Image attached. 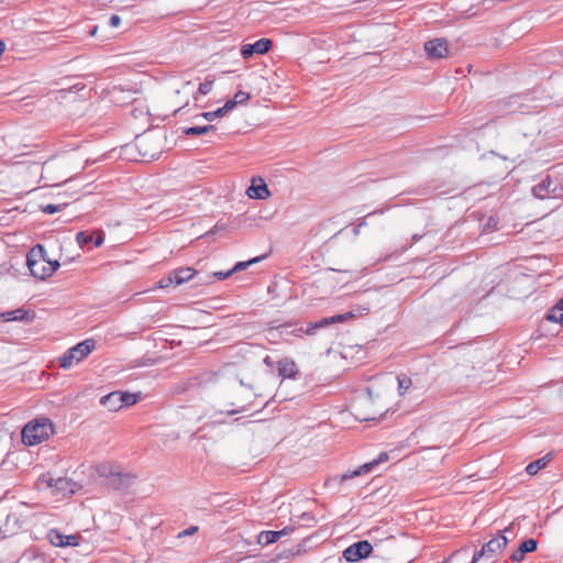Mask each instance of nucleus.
Wrapping results in <instances>:
<instances>
[{
    "instance_id": "c03bdc74",
    "label": "nucleus",
    "mask_w": 563,
    "mask_h": 563,
    "mask_svg": "<svg viewBox=\"0 0 563 563\" xmlns=\"http://www.w3.org/2000/svg\"><path fill=\"white\" fill-rule=\"evenodd\" d=\"M556 310L563 312V298L556 303Z\"/></svg>"
},
{
    "instance_id": "49530a36",
    "label": "nucleus",
    "mask_w": 563,
    "mask_h": 563,
    "mask_svg": "<svg viewBox=\"0 0 563 563\" xmlns=\"http://www.w3.org/2000/svg\"><path fill=\"white\" fill-rule=\"evenodd\" d=\"M4 48H5V44L3 42L0 41V56L2 55V53L4 52Z\"/></svg>"
},
{
    "instance_id": "dca6fc26",
    "label": "nucleus",
    "mask_w": 563,
    "mask_h": 563,
    "mask_svg": "<svg viewBox=\"0 0 563 563\" xmlns=\"http://www.w3.org/2000/svg\"><path fill=\"white\" fill-rule=\"evenodd\" d=\"M298 372L296 363L285 357L278 362V374L283 378H294Z\"/></svg>"
},
{
    "instance_id": "aec40b11",
    "label": "nucleus",
    "mask_w": 563,
    "mask_h": 563,
    "mask_svg": "<svg viewBox=\"0 0 563 563\" xmlns=\"http://www.w3.org/2000/svg\"><path fill=\"white\" fill-rule=\"evenodd\" d=\"M197 272L191 267H180L172 271V278H174L175 285H181L194 278Z\"/></svg>"
},
{
    "instance_id": "f03ea898",
    "label": "nucleus",
    "mask_w": 563,
    "mask_h": 563,
    "mask_svg": "<svg viewBox=\"0 0 563 563\" xmlns=\"http://www.w3.org/2000/svg\"><path fill=\"white\" fill-rule=\"evenodd\" d=\"M383 544V540H379L378 542H375L372 544L367 540L357 541L350 547H347L343 551V558L347 562H357L362 559H366L374 552L375 558H386L384 553L380 552V547Z\"/></svg>"
},
{
    "instance_id": "0eeeda50",
    "label": "nucleus",
    "mask_w": 563,
    "mask_h": 563,
    "mask_svg": "<svg viewBox=\"0 0 563 563\" xmlns=\"http://www.w3.org/2000/svg\"><path fill=\"white\" fill-rule=\"evenodd\" d=\"M354 316L353 312H346L342 314H335L332 317L323 318L316 322H310L307 328L303 330V328L295 329L291 333L296 335H300L301 333H306L307 335H313L316 332L320 329H325L330 327L331 324L343 322Z\"/></svg>"
},
{
    "instance_id": "6e6552de",
    "label": "nucleus",
    "mask_w": 563,
    "mask_h": 563,
    "mask_svg": "<svg viewBox=\"0 0 563 563\" xmlns=\"http://www.w3.org/2000/svg\"><path fill=\"white\" fill-rule=\"evenodd\" d=\"M163 139L164 136L162 133H144L136 136L135 144L143 156L155 158L161 153V148H151V145L161 144Z\"/></svg>"
},
{
    "instance_id": "4c0bfd02",
    "label": "nucleus",
    "mask_w": 563,
    "mask_h": 563,
    "mask_svg": "<svg viewBox=\"0 0 563 563\" xmlns=\"http://www.w3.org/2000/svg\"><path fill=\"white\" fill-rule=\"evenodd\" d=\"M121 23V18L117 14H113L110 19H109V25L110 26H113V27H117L119 26Z\"/></svg>"
},
{
    "instance_id": "8fccbe9b",
    "label": "nucleus",
    "mask_w": 563,
    "mask_h": 563,
    "mask_svg": "<svg viewBox=\"0 0 563 563\" xmlns=\"http://www.w3.org/2000/svg\"><path fill=\"white\" fill-rule=\"evenodd\" d=\"M97 33V26H95L91 31H90V34L91 35H95Z\"/></svg>"
},
{
    "instance_id": "f257e3e1",
    "label": "nucleus",
    "mask_w": 563,
    "mask_h": 563,
    "mask_svg": "<svg viewBox=\"0 0 563 563\" xmlns=\"http://www.w3.org/2000/svg\"><path fill=\"white\" fill-rule=\"evenodd\" d=\"M54 433V424L47 417H38L27 422L21 432L22 442L32 446L47 440Z\"/></svg>"
},
{
    "instance_id": "20e7f679",
    "label": "nucleus",
    "mask_w": 563,
    "mask_h": 563,
    "mask_svg": "<svg viewBox=\"0 0 563 563\" xmlns=\"http://www.w3.org/2000/svg\"><path fill=\"white\" fill-rule=\"evenodd\" d=\"M96 347V342L92 339H87L75 346L70 347L60 358L59 365L64 369L70 368L75 363L80 362L89 355Z\"/></svg>"
},
{
    "instance_id": "39448f33",
    "label": "nucleus",
    "mask_w": 563,
    "mask_h": 563,
    "mask_svg": "<svg viewBox=\"0 0 563 563\" xmlns=\"http://www.w3.org/2000/svg\"><path fill=\"white\" fill-rule=\"evenodd\" d=\"M532 194L539 199L560 198L563 196V184L558 177L548 175L532 188Z\"/></svg>"
},
{
    "instance_id": "9b49d317",
    "label": "nucleus",
    "mask_w": 563,
    "mask_h": 563,
    "mask_svg": "<svg viewBox=\"0 0 563 563\" xmlns=\"http://www.w3.org/2000/svg\"><path fill=\"white\" fill-rule=\"evenodd\" d=\"M46 538L54 547H75L79 544L80 539L78 534L66 536L56 529H51Z\"/></svg>"
},
{
    "instance_id": "c85d7f7f",
    "label": "nucleus",
    "mask_w": 563,
    "mask_h": 563,
    "mask_svg": "<svg viewBox=\"0 0 563 563\" xmlns=\"http://www.w3.org/2000/svg\"><path fill=\"white\" fill-rule=\"evenodd\" d=\"M397 382L400 394H405L412 386L411 378L406 375L397 376Z\"/></svg>"
},
{
    "instance_id": "e433bc0d",
    "label": "nucleus",
    "mask_w": 563,
    "mask_h": 563,
    "mask_svg": "<svg viewBox=\"0 0 563 563\" xmlns=\"http://www.w3.org/2000/svg\"><path fill=\"white\" fill-rule=\"evenodd\" d=\"M233 274V271L230 269L228 272H216L213 274V277L217 278L218 280H223L225 278H228L229 276H231Z\"/></svg>"
},
{
    "instance_id": "79ce46f5",
    "label": "nucleus",
    "mask_w": 563,
    "mask_h": 563,
    "mask_svg": "<svg viewBox=\"0 0 563 563\" xmlns=\"http://www.w3.org/2000/svg\"><path fill=\"white\" fill-rule=\"evenodd\" d=\"M244 410H245V408L241 407L240 409L229 410L228 415L232 416V415H235V413H239V412H243Z\"/></svg>"
},
{
    "instance_id": "a19ab883",
    "label": "nucleus",
    "mask_w": 563,
    "mask_h": 563,
    "mask_svg": "<svg viewBox=\"0 0 563 563\" xmlns=\"http://www.w3.org/2000/svg\"><path fill=\"white\" fill-rule=\"evenodd\" d=\"M5 438L4 431L0 428V462L2 461L3 455V448H2V441Z\"/></svg>"
},
{
    "instance_id": "7c9ffc66",
    "label": "nucleus",
    "mask_w": 563,
    "mask_h": 563,
    "mask_svg": "<svg viewBox=\"0 0 563 563\" xmlns=\"http://www.w3.org/2000/svg\"><path fill=\"white\" fill-rule=\"evenodd\" d=\"M264 257H265V256H257V257H254V258H252V260H250V261H245V262H238V263L233 266L232 271H233V273H235V272H241V271H243V269L247 268L249 266H251L252 264H254V263H257V262L262 261Z\"/></svg>"
},
{
    "instance_id": "ea45409f",
    "label": "nucleus",
    "mask_w": 563,
    "mask_h": 563,
    "mask_svg": "<svg viewBox=\"0 0 563 563\" xmlns=\"http://www.w3.org/2000/svg\"><path fill=\"white\" fill-rule=\"evenodd\" d=\"M47 265L52 268V275L57 271V268L60 266L58 261H51L47 258Z\"/></svg>"
},
{
    "instance_id": "393cba45",
    "label": "nucleus",
    "mask_w": 563,
    "mask_h": 563,
    "mask_svg": "<svg viewBox=\"0 0 563 563\" xmlns=\"http://www.w3.org/2000/svg\"><path fill=\"white\" fill-rule=\"evenodd\" d=\"M214 130H216L214 125H201V126L197 125V126L185 128L183 130V133L185 135H202V134H207L210 131H214Z\"/></svg>"
},
{
    "instance_id": "9d476101",
    "label": "nucleus",
    "mask_w": 563,
    "mask_h": 563,
    "mask_svg": "<svg viewBox=\"0 0 563 563\" xmlns=\"http://www.w3.org/2000/svg\"><path fill=\"white\" fill-rule=\"evenodd\" d=\"M388 457L389 456H388V454L386 452H382L378 455L377 459H374L373 461L367 462V463L361 465L360 467H357L354 471H350V472L344 473L341 476V482H345V481H347L350 478H353V477H356V476H361V475L371 473L376 466H378L379 464H382L384 462H387Z\"/></svg>"
},
{
    "instance_id": "4be33fe9",
    "label": "nucleus",
    "mask_w": 563,
    "mask_h": 563,
    "mask_svg": "<svg viewBox=\"0 0 563 563\" xmlns=\"http://www.w3.org/2000/svg\"><path fill=\"white\" fill-rule=\"evenodd\" d=\"M379 532V528H372L369 531H368V536L373 539L374 543L375 542H378L379 543V538H380V534H378ZM383 542H387L389 547V550L387 551V555L389 556V554L393 553V550H394V544L396 543V539L393 534H388L387 537H385L384 539H382Z\"/></svg>"
},
{
    "instance_id": "f8f14e48",
    "label": "nucleus",
    "mask_w": 563,
    "mask_h": 563,
    "mask_svg": "<svg viewBox=\"0 0 563 563\" xmlns=\"http://www.w3.org/2000/svg\"><path fill=\"white\" fill-rule=\"evenodd\" d=\"M272 44L269 38H261L253 44H244L241 47V55L243 58L249 59L255 54H265L271 49Z\"/></svg>"
},
{
    "instance_id": "6ab92c4d",
    "label": "nucleus",
    "mask_w": 563,
    "mask_h": 563,
    "mask_svg": "<svg viewBox=\"0 0 563 563\" xmlns=\"http://www.w3.org/2000/svg\"><path fill=\"white\" fill-rule=\"evenodd\" d=\"M121 466L113 462H102L96 466L97 474L106 479V483L118 472Z\"/></svg>"
},
{
    "instance_id": "c9c22d12",
    "label": "nucleus",
    "mask_w": 563,
    "mask_h": 563,
    "mask_svg": "<svg viewBox=\"0 0 563 563\" xmlns=\"http://www.w3.org/2000/svg\"><path fill=\"white\" fill-rule=\"evenodd\" d=\"M92 243L95 246L99 247L103 243V233L102 232H95Z\"/></svg>"
},
{
    "instance_id": "5701e85b",
    "label": "nucleus",
    "mask_w": 563,
    "mask_h": 563,
    "mask_svg": "<svg viewBox=\"0 0 563 563\" xmlns=\"http://www.w3.org/2000/svg\"><path fill=\"white\" fill-rule=\"evenodd\" d=\"M551 460V455L548 454L541 459H538L531 463H529L526 467V472L529 474V475H536L538 474V472L542 468H544L548 463L550 462Z\"/></svg>"
},
{
    "instance_id": "1a4fd4ad",
    "label": "nucleus",
    "mask_w": 563,
    "mask_h": 563,
    "mask_svg": "<svg viewBox=\"0 0 563 563\" xmlns=\"http://www.w3.org/2000/svg\"><path fill=\"white\" fill-rule=\"evenodd\" d=\"M424 51L429 58H446L450 56L449 43L445 38L439 37L427 41Z\"/></svg>"
},
{
    "instance_id": "b1692460",
    "label": "nucleus",
    "mask_w": 563,
    "mask_h": 563,
    "mask_svg": "<svg viewBox=\"0 0 563 563\" xmlns=\"http://www.w3.org/2000/svg\"><path fill=\"white\" fill-rule=\"evenodd\" d=\"M250 99V93L249 92H245V91H238L234 96L233 99L231 100H228L224 104H225V110H229L231 111L232 109H234L238 104H242L244 102H246L247 100Z\"/></svg>"
},
{
    "instance_id": "423d86ee",
    "label": "nucleus",
    "mask_w": 563,
    "mask_h": 563,
    "mask_svg": "<svg viewBox=\"0 0 563 563\" xmlns=\"http://www.w3.org/2000/svg\"><path fill=\"white\" fill-rule=\"evenodd\" d=\"M510 531L511 528L508 527L501 533H498L496 537L486 542L482 550L474 554L471 563H476L482 556L492 559L497 555L507 545L509 540L505 533Z\"/></svg>"
},
{
    "instance_id": "a18cd8bd",
    "label": "nucleus",
    "mask_w": 563,
    "mask_h": 563,
    "mask_svg": "<svg viewBox=\"0 0 563 563\" xmlns=\"http://www.w3.org/2000/svg\"><path fill=\"white\" fill-rule=\"evenodd\" d=\"M264 363H265L266 365H268V366H271V365L273 364V363H272V360H271V357H269V356H266V357L264 358Z\"/></svg>"
},
{
    "instance_id": "72a5a7b5",
    "label": "nucleus",
    "mask_w": 563,
    "mask_h": 563,
    "mask_svg": "<svg viewBox=\"0 0 563 563\" xmlns=\"http://www.w3.org/2000/svg\"><path fill=\"white\" fill-rule=\"evenodd\" d=\"M212 85H213L212 81L206 80L199 85L198 91L201 95H208L212 89Z\"/></svg>"
},
{
    "instance_id": "4468645a",
    "label": "nucleus",
    "mask_w": 563,
    "mask_h": 563,
    "mask_svg": "<svg viewBox=\"0 0 563 563\" xmlns=\"http://www.w3.org/2000/svg\"><path fill=\"white\" fill-rule=\"evenodd\" d=\"M134 476L130 473H123L121 467L118 472L107 482V485L114 489H123L130 487L134 482Z\"/></svg>"
},
{
    "instance_id": "412c9836",
    "label": "nucleus",
    "mask_w": 563,
    "mask_h": 563,
    "mask_svg": "<svg viewBox=\"0 0 563 563\" xmlns=\"http://www.w3.org/2000/svg\"><path fill=\"white\" fill-rule=\"evenodd\" d=\"M100 402L107 407L110 411H118L122 408L120 400V391H113L100 399Z\"/></svg>"
},
{
    "instance_id": "a878e982",
    "label": "nucleus",
    "mask_w": 563,
    "mask_h": 563,
    "mask_svg": "<svg viewBox=\"0 0 563 563\" xmlns=\"http://www.w3.org/2000/svg\"><path fill=\"white\" fill-rule=\"evenodd\" d=\"M228 112H229V110H225V104H224L223 107L217 109L216 111L203 112L199 117H202L207 121H213L216 118L224 117Z\"/></svg>"
},
{
    "instance_id": "bb28decb",
    "label": "nucleus",
    "mask_w": 563,
    "mask_h": 563,
    "mask_svg": "<svg viewBox=\"0 0 563 563\" xmlns=\"http://www.w3.org/2000/svg\"><path fill=\"white\" fill-rule=\"evenodd\" d=\"M49 487H54L57 490H67L69 486V481L67 478L58 477V478H51L48 482Z\"/></svg>"
},
{
    "instance_id": "09e8293b",
    "label": "nucleus",
    "mask_w": 563,
    "mask_h": 563,
    "mask_svg": "<svg viewBox=\"0 0 563 563\" xmlns=\"http://www.w3.org/2000/svg\"><path fill=\"white\" fill-rule=\"evenodd\" d=\"M302 518H303V519H309V520H311V519H312V517H311V516H310V514H308V512H303V514H302Z\"/></svg>"
},
{
    "instance_id": "a211bd4d",
    "label": "nucleus",
    "mask_w": 563,
    "mask_h": 563,
    "mask_svg": "<svg viewBox=\"0 0 563 563\" xmlns=\"http://www.w3.org/2000/svg\"><path fill=\"white\" fill-rule=\"evenodd\" d=\"M0 318L3 321H31L33 319L30 316L29 311L23 308H18L15 310L5 311L0 314Z\"/></svg>"
},
{
    "instance_id": "473e14b6",
    "label": "nucleus",
    "mask_w": 563,
    "mask_h": 563,
    "mask_svg": "<svg viewBox=\"0 0 563 563\" xmlns=\"http://www.w3.org/2000/svg\"><path fill=\"white\" fill-rule=\"evenodd\" d=\"M547 319L552 322H560L563 319V312L556 310V305L548 313Z\"/></svg>"
},
{
    "instance_id": "7ed1b4c3",
    "label": "nucleus",
    "mask_w": 563,
    "mask_h": 563,
    "mask_svg": "<svg viewBox=\"0 0 563 563\" xmlns=\"http://www.w3.org/2000/svg\"><path fill=\"white\" fill-rule=\"evenodd\" d=\"M26 264L35 278L45 279L52 276V268L47 265L46 251L42 245L31 250L26 257Z\"/></svg>"
},
{
    "instance_id": "c756f323",
    "label": "nucleus",
    "mask_w": 563,
    "mask_h": 563,
    "mask_svg": "<svg viewBox=\"0 0 563 563\" xmlns=\"http://www.w3.org/2000/svg\"><path fill=\"white\" fill-rule=\"evenodd\" d=\"M92 240L93 234L86 231L78 232L76 235V241L80 246H85L88 245L89 243H92Z\"/></svg>"
},
{
    "instance_id": "2eb2a0df",
    "label": "nucleus",
    "mask_w": 563,
    "mask_h": 563,
    "mask_svg": "<svg viewBox=\"0 0 563 563\" xmlns=\"http://www.w3.org/2000/svg\"><path fill=\"white\" fill-rule=\"evenodd\" d=\"M292 529L291 528H284L279 531H262L258 534L257 542L262 545H268L274 542H276L279 538L283 536H287Z\"/></svg>"
},
{
    "instance_id": "de8ad7c7",
    "label": "nucleus",
    "mask_w": 563,
    "mask_h": 563,
    "mask_svg": "<svg viewBox=\"0 0 563 563\" xmlns=\"http://www.w3.org/2000/svg\"><path fill=\"white\" fill-rule=\"evenodd\" d=\"M421 239V235L415 234L412 235V241L416 243Z\"/></svg>"
},
{
    "instance_id": "cd10ccee",
    "label": "nucleus",
    "mask_w": 563,
    "mask_h": 563,
    "mask_svg": "<svg viewBox=\"0 0 563 563\" xmlns=\"http://www.w3.org/2000/svg\"><path fill=\"white\" fill-rule=\"evenodd\" d=\"M139 396L135 394L120 391V400L123 407L132 406L136 404Z\"/></svg>"
},
{
    "instance_id": "f3484780",
    "label": "nucleus",
    "mask_w": 563,
    "mask_h": 563,
    "mask_svg": "<svg viewBox=\"0 0 563 563\" xmlns=\"http://www.w3.org/2000/svg\"><path fill=\"white\" fill-rule=\"evenodd\" d=\"M260 184L252 183V185L247 188V196L252 199H266L271 196L267 185L260 179Z\"/></svg>"
},
{
    "instance_id": "58836bf2",
    "label": "nucleus",
    "mask_w": 563,
    "mask_h": 563,
    "mask_svg": "<svg viewBox=\"0 0 563 563\" xmlns=\"http://www.w3.org/2000/svg\"><path fill=\"white\" fill-rule=\"evenodd\" d=\"M198 530V527L191 526L188 529L181 531L178 537L181 538L184 536H190L194 534Z\"/></svg>"
},
{
    "instance_id": "37998d69",
    "label": "nucleus",
    "mask_w": 563,
    "mask_h": 563,
    "mask_svg": "<svg viewBox=\"0 0 563 563\" xmlns=\"http://www.w3.org/2000/svg\"><path fill=\"white\" fill-rule=\"evenodd\" d=\"M289 324H282L279 327L280 333H288L287 329L289 328Z\"/></svg>"
},
{
    "instance_id": "f704fd0d",
    "label": "nucleus",
    "mask_w": 563,
    "mask_h": 563,
    "mask_svg": "<svg viewBox=\"0 0 563 563\" xmlns=\"http://www.w3.org/2000/svg\"><path fill=\"white\" fill-rule=\"evenodd\" d=\"M175 284V280L174 278H172V272L166 276V277H163L161 280H159V287L161 288H166L170 285Z\"/></svg>"
},
{
    "instance_id": "2f4dec72",
    "label": "nucleus",
    "mask_w": 563,
    "mask_h": 563,
    "mask_svg": "<svg viewBox=\"0 0 563 563\" xmlns=\"http://www.w3.org/2000/svg\"><path fill=\"white\" fill-rule=\"evenodd\" d=\"M67 206V202H64V203H57V205H46V206H42L41 207V210L44 212V213H47V214H53L55 212H59L63 210V208Z\"/></svg>"
},
{
    "instance_id": "ddd939ff",
    "label": "nucleus",
    "mask_w": 563,
    "mask_h": 563,
    "mask_svg": "<svg viewBox=\"0 0 563 563\" xmlns=\"http://www.w3.org/2000/svg\"><path fill=\"white\" fill-rule=\"evenodd\" d=\"M538 549V541L536 539H527L522 541L519 547L511 553L510 560L520 563L525 560L526 554L532 553Z\"/></svg>"
}]
</instances>
